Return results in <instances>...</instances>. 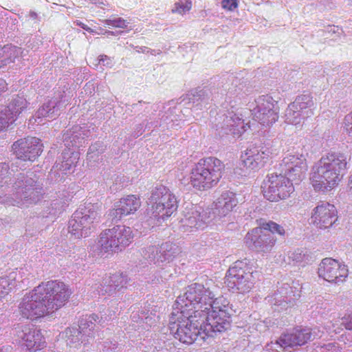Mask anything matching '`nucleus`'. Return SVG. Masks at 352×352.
I'll return each mask as SVG.
<instances>
[{
  "mask_svg": "<svg viewBox=\"0 0 352 352\" xmlns=\"http://www.w3.org/2000/svg\"><path fill=\"white\" fill-rule=\"evenodd\" d=\"M19 311L23 318L30 320L52 313L43 297L36 291V287L22 298L19 305Z\"/></svg>",
  "mask_w": 352,
  "mask_h": 352,
  "instance_id": "nucleus-13",
  "label": "nucleus"
},
{
  "mask_svg": "<svg viewBox=\"0 0 352 352\" xmlns=\"http://www.w3.org/2000/svg\"><path fill=\"white\" fill-rule=\"evenodd\" d=\"M287 257L289 264L301 267H304L313 261V257L310 252L299 248L289 252Z\"/></svg>",
  "mask_w": 352,
  "mask_h": 352,
  "instance_id": "nucleus-31",
  "label": "nucleus"
},
{
  "mask_svg": "<svg viewBox=\"0 0 352 352\" xmlns=\"http://www.w3.org/2000/svg\"><path fill=\"white\" fill-rule=\"evenodd\" d=\"M76 25L81 27L82 29H84L85 30H86L87 32H94V30L91 28H90L89 27H88L87 25H85V23H83L81 21H77Z\"/></svg>",
  "mask_w": 352,
  "mask_h": 352,
  "instance_id": "nucleus-62",
  "label": "nucleus"
},
{
  "mask_svg": "<svg viewBox=\"0 0 352 352\" xmlns=\"http://www.w3.org/2000/svg\"><path fill=\"white\" fill-rule=\"evenodd\" d=\"M208 96V89H200L195 90L194 93H192V98L189 99L192 100L193 103L196 102H205Z\"/></svg>",
  "mask_w": 352,
  "mask_h": 352,
  "instance_id": "nucleus-47",
  "label": "nucleus"
},
{
  "mask_svg": "<svg viewBox=\"0 0 352 352\" xmlns=\"http://www.w3.org/2000/svg\"><path fill=\"white\" fill-rule=\"evenodd\" d=\"M140 206V199L135 195H128L114 204L109 216L113 222H118L122 217L134 213Z\"/></svg>",
  "mask_w": 352,
  "mask_h": 352,
  "instance_id": "nucleus-22",
  "label": "nucleus"
},
{
  "mask_svg": "<svg viewBox=\"0 0 352 352\" xmlns=\"http://www.w3.org/2000/svg\"><path fill=\"white\" fill-rule=\"evenodd\" d=\"M303 155H287L283 162L285 166V173L293 180H302L307 170V166Z\"/></svg>",
  "mask_w": 352,
  "mask_h": 352,
  "instance_id": "nucleus-25",
  "label": "nucleus"
},
{
  "mask_svg": "<svg viewBox=\"0 0 352 352\" xmlns=\"http://www.w3.org/2000/svg\"><path fill=\"white\" fill-rule=\"evenodd\" d=\"M64 338L68 347L74 351H84L93 341V336L76 327H67L63 332Z\"/></svg>",
  "mask_w": 352,
  "mask_h": 352,
  "instance_id": "nucleus-23",
  "label": "nucleus"
},
{
  "mask_svg": "<svg viewBox=\"0 0 352 352\" xmlns=\"http://www.w3.org/2000/svg\"><path fill=\"white\" fill-rule=\"evenodd\" d=\"M338 220V212L334 205L321 201L313 210L311 221L320 229L331 228Z\"/></svg>",
  "mask_w": 352,
  "mask_h": 352,
  "instance_id": "nucleus-19",
  "label": "nucleus"
},
{
  "mask_svg": "<svg viewBox=\"0 0 352 352\" xmlns=\"http://www.w3.org/2000/svg\"><path fill=\"white\" fill-rule=\"evenodd\" d=\"M11 292V286L5 276L0 277V301Z\"/></svg>",
  "mask_w": 352,
  "mask_h": 352,
  "instance_id": "nucleus-48",
  "label": "nucleus"
},
{
  "mask_svg": "<svg viewBox=\"0 0 352 352\" xmlns=\"http://www.w3.org/2000/svg\"><path fill=\"white\" fill-rule=\"evenodd\" d=\"M191 8V1L189 0H179L175 3L174 8L172 9L173 12L184 14L190 10Z\"/></svg>",
  "mask_w": 352,
  "mask_h": 352,
  "instance_id": "nucleus-44",
  "label": "nucleus"
},
{
  "mask_svg": "<svg viewBox=\"0 0 352 352\" xmlns=\"http://www.w3.org/2000/svg\"><path fill=\"white\" fill-rule=\"evenodd\" d=\"M318 273L320 277L330 283L343 282L348 276L346 265L331 258H325L319 265Z\"/></svg>",
  "mask_w": 352,
  "mask_h": 352,
  "instance_id": "nucleus-17",
  "label": "nucleus"
},
{
  "mask_svg": "<svg viewBox=\"0 0 352 352\" xmlns=\"http://www.w3.org/2000/svg\"><path fill=\"white\" fill-rule=\"evenodd\" d=\"M223 166L221 161L213 156L199 160L191 170L190 184L199 190H206L212 188L221 177V170Z\"/></svg>",
  "mask_w": 352,
  "mask_h": 352,
  "instance_id": "nucleus-5",
  "label": "nucleus"
},
{
  "mask_svg": "<svg viewBox=\"0 0 352 352\" xmlns=\"http://www.w3.org/2000/svg\"><path fill=\"white\" fill-rule=\"evenodd\" d=\"M118 345L116 341L107 340L101 344V350L103 352H116Z\"/></svg>",
  "mask_w": 352,
  "mask_h": 352,
  "instance_id": "nucleus-50",
  "label": "nucleus"
},
{
  "mask_svg": "<svg viewBox=\"0 0 352 352\" xmlns=\"http://www.w3.org/2000/svg\"><path fill=\"white\" fill-rule=\"evenodd\" d=\"M323 331L319 328H295L283 333L276 341V344L283 351L291 352L298 346L322 337Z\"/></svg>",
  "mask_w": 352,
  "mask_h": 352,
  "instance_id": "nucleus-11",
  "label": "nucleus"
},
{
  "mask_svg": "<svg viewBox=\"0 0 352 352\" xmlns=\"http://www.w3.org/2000/svg\"><path fill=\"white\" fill-rule=\"evenodd\" d=\"M223 125L221 128L226 133H230L234 137H239L244 133L247 128H250L248 123L245 124L244 120L234 112H229L223 120Z\"/></svg>",
  "mask_w": 352,
  "mask_h": 352,
  "instance_id": "nucleus-27",
  "label": "nucleus"
},
{
  "mask_svg": "<svg viewBox=\"0 0 352 352\" xmlns=\"http://www.w3.org/2000/svg\"><path fill=\"white\" fill-rule=\"evenodd\" d=\"M16 336L22 345L29 351H37L45 344L41 331L34 326H22L16 331Z\"/></svg>",
  "mask_w": 352,
  "mask_h": 352,
  "instance_id": "nucleus-21",
  "label": "nucleus"
},
{
  "mask_svg": "<svg viewBox=\"0 0 352 352\" xmlns=\"http://www.w3.org/2000/svg\"><path fill=\"white\" fill-rule=\"evenodd\" d=\"M58 101L56 99H52L45 102L36 112V118H48L53 119L58 115Z\"/></svg>",
  "mask_w": 352,
  "mask_h": 352,
  "instance_id": "nucleus-33",
  "label": "nucleus"
},
{
  "mask_svg": "<svg viewBox=\"0 0 352 352\" xmlns=\"http://www.w3.org/2000/svg\"><path fill=\"white\" fill-rule=\"evenodd\" d=\"M7 85L6 80L0 78V94L7 89Z\"/></svg>",
  "mask_w": 352,
  "mask_h": 352,
  "instance_id": "nucleus-61",
  "label": "nucleus"
},
{
  "mask_svg": "<svg viewBox=\"0 0 352 352\" xmlns=\"http://www.w3.org/2000/svg\"><path fill=\"white\" fill-rule=\"evenodd\" d=\"M36 291L43 297L52 313L64 306L72 294L68 287L58 280L43 282L36 287Z\"/></svg>",
  "mask_w": 352,
  "mask_h": 352,
  "instance_id": "nucleus-10",
  "label": "nucleus"
},
{
  "mask_svg": "<svg viewBox=\"0 0 352 352\" xmlns=\"http://www.w3.org/2000/svg\"><path fill=\"white\" fill-rule=\"evenodd\" d=\"M104 25L118 28H127L129 22L120 17L111 16L110 19L104 20Z\"/></svg>",
  "mask_w": 352,
  "mask_h": 352,
  "instance_id": "nucleus-42",
  "label": "nucleus"
},
{
  "mask_svg": "<svg viewBox=\"0 0 352 352\" xmlns=\"http://www.w3.org/2000/svg\"><path fill=\"white\" fill-rule=\"evenodd\" d=\"M44 146L41 140L35 137H28L14 142L13 154H41Z\"/></svg>",
  "mask_w": 352,
  "mask_h": 352,
  "instance_id": "nucleus-26",
  "label": "nucleus"
},
{
  "mask_svg": "<svg viewBox=\"0 0 352 352\" xmlns=\"http://www.w3.org/2000/svg\"><path fill=\"white\" fill-rule=\"evenodd\" d=\"M342 324L349 330H352V314L342 318Z\"/></svg>",
  "mask_w": 352,
  "mask_h": 352,
  "instance_id": "nucleus-55",
  "label": "nucleus"
},
{
  "mask_svg": "<svg viewBox=\"0 0 352 352\" xmlns=\"http://www.w3.org/2000/svg\"><path fill=\"white\" fill-rule=\"evenodd\" d=\"M151 206L152 214L157 218L165 219L171 216L177 209V201L174 194L164 186H156L148 198Z\"/></svg>",
  "mask_w": 352,
  "mask_h": 352,
  "instance_id": "nucleus-8",
  "label": "nucleus"
},
{
  "mask_svg": "<svg viewBox=\"0 0 352 352\" xmlns=\"http://www.w3.org/2000/svg\"><path fill=\"white\" fill-rule=\"evenodd\" d=\"M204 318L201 321L204 326V332L208 337H214L217 333L226 331L231 326V315L219 314L212 311H201L199 313Z\"/></svg>",
  "mask_w": 352,
  "mask_h": 352,
  "instance_id": "nucleus-15",
  "label": "nucleus"
},
{
  "mask_svg": "<svg viewBox=\"0 0 352 352\" xmlns=\"http://www.w3.org/2000/svg\"><path fill=\"white\" fill-rule=\"evenodd\" d=\"M35 157L36 155H16L15 157V164H19V163H21L22 161H27V160H31V161H34L35 160Z\"/></svg>",
  "mask_w": 352,
  "mask_h": 352,
  "instance_id": "nucleus-56",
  "label": "nucleus"
},
{
  "mask_svg": "<svg viewBox=\"0 0 352 352\" xmlns=\"http://www.w3.org/2000/svg\"><path fill=\"white\" fill-rule=\"evenodd\" d=\"M247 259L237 261L226 273L224 283L232 292H249L254 283L253 271Z\"/></svg>",
  "mask_w": 352,
  "mask_h": 352,
  "instance_id": "nucleus-7",
  "label": "nucleus"
},
{
  "mask_svg": "<svg viewBox=\"0 0 352 352\" xmlns=\"http://www.w3.org/2000/svg\"><path fill=\"white\" fill-rule=\"evenodd\" d=\"M256 107L253 109V119L262 125L269 126L278 118L277 102L272 96H259L256 100Z\"/></svg>",
  "mask_w": 352,
  "mask_h": 352,
  "instance_id": "nucleus-14",
  "label": "nucleus"
},
{
  "mask_svg": "<svg viewBox=\"0 0 352 352\" xmlns=\"http://www.w3.org/2000/svg\"><path fill=\"white\" fill-rule=\"evenodd\" d=\"M282 296H279L278 294H275L274 297V305L280 307L281 309H287L288 306V304L294 305L293 300L294 299H288L287 296H284L283 298H282Z\"/></svg>",
  "mask_w": 352,
  "mask_h": 352,
  "instance_id": "nucleus-46",
  "label": "nucleus"
},
{
  "mask_svg": "<svg viewBox=\"0 0 352 352\" xmlns=\"http://www.w3.org/2000/svg\"><path fill=\"white\" fill-rule=\"evenodd\" d=\"M221 6L224 9L233 10L238 6L237 0H222Z\"/></svg>",
  "mask_w": 352,
  "mask_h": 352,
  "instance_id": "nucleus-54",
  "label": "nucleus"
},
{
  "mask_svg": "<svg viewBox=\"0 0 352 352\" xmlns=\"http://www.w3.org/2000/svg\"><path fill=\"white\" fill-rule=\"evenodd\" d=\"M73 164L74 161L70 157L63 155L58 160H56L53 168L55 170L60 171L63 174H67L72 170Z\"/></svg>",
  "mask_w": 352,
  "mask_h": 352,
  "instance_id": "nucleus-39",
  "label": "nucleus"
},
{
  "mask_svg": "<svg viewBox=\"0 0 352 352\" xmlns=\"http://www.w3.org/2000/svg\"><path fill=\"white\" fill-rule=\"evenodd\" d=\"M26 100L23 96H16L3 109H5L7 113L13 116L16 120L17 116L24 109L26 108Z\"/></svg>",
  "mask_w": 352,
  "mask_h": 352,
  "instance_id": "nucleus-36",
  "label": "nucleus"
},
{
  "mask_svg": "<svg viewBox=\"0 0 352 352\" xmlns=\"http://www.w3.org/2000/svg\"><path fill=\"white\" fill-rule=\"evenodd\" d=\"M328 32L329 33L332 32L333 34H338L339 35L342 32V30L338 26H330L328 28Z\"/></svg>",
  "mask_w": 352,
  "mask_h": 352,
  "instance_id": "nucleus-60",
  "label": "nucleus"
},
{
  "mask_svg": "<svg viewBox=\"0 0 352 352\" xmlns=\"http://www.w3.org/2000/svg\"><path fill=\"white\" fill-rule=\"evenodd\" d=\"M342 348L338 344L329 342L320 346H318V352H341Z\"/></svg>",
  "mask_w": 352,
  "mask_h": 352,
  "instance_id": "nucleus-49",
  "label": "nucleus"
},
{
  "mask_svg": "<svg viewBox=\"0 0 352 352\" xmlns=\"http://www.w3.org/2000/svg\"><path fill=\"white\" fill-rule=\"evenodd\" d=\"M293 179L282 175L270 174L263 181V196L270 201L287 199L294 191Z\"/></svg>",
  "mask_w": 352,
  "mask_h": 352,
  "instance_id": "nucleus-12",
  "label": "nucleus"
},
{
  "mask_svg": "<svg viewBox=\"0 0 352 352\" xmlns=\"http://www.w3.org/2000/svg\"><path fill=\"white\" fill-rule=\"evenodd\" d=\"M101 206L97 204H85L76 210L69 221V232L77 239L87 236L99 223Z\"/></svg>",
  "mask_w": 352,
  "mask_h": 352,
  "instance_id": "nucleus-6",
  "label": "nucleus"
},
{
  "mask_svg": "<svg viewBox=\"0 0 352 352\" xmlns=\"http://www.w3.org/2000/svg\"><path fill=\"white\" fill-rule=\"evenodd\" d=\"M237 203L238 201L234 192H223L214 202L215 211L214 212L219 217H224L232 210Z\"/></svg>",
  "mask_w": 352,
  "mask_h": 352,
  "instance_id": "nucleus-29",
  "label": "nucleus"
},
{
  "mask_svg": "<svg viewBox=\"0 0 352 352\" xmlns=\"http://www.w3.org/2000/svg\"><path fill=\"white\" fill-rule=\"evenodd\" d=\"M347 155H326L313 167L310 177L314 190L329 192L336 188L349 168Z\"/></svg>",
  "mask_w": 352,
  "mask_h": 352,
  "instance_id": "nucleus-2",
  "label": "nucleus"
},
{
  "mask_svg": "<svg viewBox=\"0 0 352 352\" xmlns=\"http://www.w3.org/2000/svg\"><path fill=\"white\" fill-rule=\"evenodd\" d=\"M348 186H349V192L350 193V195H352V175L349 177Z\"/></svg>",
  "mask_w": 352,
  "mask_h": 352,
  "instance_id": "nucleus-64",
  "label": "nucleus"
},
{
  "mask_svg": "<svg viewBox=\"0 0 352 352\" xmlns=\"http://www.w3.org/2000/svg\"><path fill=\"white\" fill-rule=\"evenodd\" d=\"M228 81L231 82V86L229 84H226L223 87L225 90H228V91L231 94H234L237 93L238 91H241L242 89L241 87H239L240 79H239L238 78L230 76L228 78Z\"/></svg>",
  "mask_w": 352,
  "mask_h": 352,
  "instance_id": "nucleus-45",
  "label": "nucleus"
},
{
  "mask_svg": "<svg viewBox=\"0 0 352 352\" xmlns=\"http://www.w3.org/2000/svg\"><path fill=\"white\" fill-rule=\"evenodd\" d=\"M11 290L13 288H23L30 283L31 279L33 278L32 273L28 267H22L15 269L5 276Z\"/></svg>",
  "mask_w": 352,
  "mask_h": 352,
  "instance_id": "nucleus-30",
  "label": "nucleus"
},
{
  "mask_svg": "<svg viewBox=\"0 0 352 352\" xmlns=\"http://www.w3.org/2000/svg\"><path fill=\"white\" fill-rule=\"evenodd\" d=\"M106 283H111L113 292L118 291L126 286L128 283L127 276L123 274L116 273L112 275L107 276Z\"/></svg>",
  "mask_w": 352,
  "mask_h": 352,
  "instance_id": "nucleus-38",
  "label": "nucleus"
},
{
  "mask_svg": "<svg viewBox=\"0 0 352 352\" xmlns=\"http://www.w3.org/2000/svg\"><path fill=\"white\" fill-rule=\"evenodd\" d=\"M98 64H101L109 68H111L113 65V60L111 57L107 55H100L98 57Z\"/></svg>",
  "mask_w": 352,
  "mask_h": 352,
  "instance_id": "nucleus-53",
  "label": "nucleus"
},
{
  "mask_svg": "<svg viewBox=\"0 0 352 352\" xmlns=\"http://www.w3.org/2000/svg\"><path fill=\"white\" fill-rule=\"evenodd\" d=\"M144 132L143 125L140 124L135 126L133 132L132 133V136L134 138H137L140 136Z\"/></svg>",
  "mask_w": 352,
  "mask_h": 352,
  "instance_id": "nucleus-58",
  "label": "nucleus"
},
{
  "mask_svg": "<svg viewBox=\"0 0 352 352\" xmlns=\"http://www.w3.org/2000/svg\"><path fill=\"white\" fill-rule=\"evenodd\" d=\"M261 227L265 231L272 233L273 236L274 234H278V235L283 236H284L285 234V230L284 228L272 221L263 223Z\"/></svg>",
  "mask_w": 352,
  "mask_h": 352,
  "instance_id": "nucleus-40",
  "label": "nucleus"
},
{
  "mask_svg": "<svg viewBox=\"0 0 352 352\" xmlns=\"http://www.w3.org/2000/svg\"><path fill=\"white\" fill-rule=\"evenodd\" d=\"M98 320V316L96 314H91L89 316H85L79 320V324L77 327L84 333L89 335H91L93 338H94V328L95 322Z\"/></svg>",
  "mask_w": 352,
  "mask_h": 352,
  "instance_id": "nucleus-37",
  "label": "nucleus"
},
{
  "mask_svg": "<svg viewBox=\"0 0 352 352\" xmlns=\"http://www.w3.org/2000/svg\"><path fill=\"white\" fill-rule=\"evenodd\" d=\"M177 253L175 245L166 242L160 246L151 245L143 251V256L149 263L157 266L169 263Z\"/></svg>",
  "mask_w": 352,
  "mask_h": 352,
  "instance_id": "nucleus-18",
  "label": "nucleus"
},
{
  "mask_svg": "<svg viewBox=\"0 0 352 352\" xmlns=\"http://www.w3.org/2000/svg\"><path fill=\"white\" fill-rule=\"evenodd\" d=\"M16 119L5 109L0 111V132L6 129Z\"/></svg>",
  "mask_w": 352,
  "mask_h": 352,
  "instance_id": "nucleus-41",
  "label": "nucleus"
},
{
  "mask_svg": "<svg viewBox=\"0 0 352 352\" xmlns=\"http://www.w3.org/2000/svg\"><path fill=\"white\" fill-rule=\"evenodd\" d=\"M42 195V188L37 182L25 175L19 173L12 185V196H6L4 204L19 208H27L38 201Z\"/></svg>",
  "mask_w": 352,
  "mask_h": 352,
  "instance_id": "nucleus-4",
  "label": "nucleus"
},
{
  "mask_svg": "<svg viewBox=\"0 0 352 352\" xmlns=\"http://www.w3.org/2000/svg\"><path fill=\"white\" fill-rule=\"evenodd\" d=\"M293 103L303 115H305V112L309 113V117L314 114L311 107L314 103L310 94H302L297 96Z\"/></svg>",
  "mask_w": 352,
  "mask_h": 352,
  "instance_id": "nucleus-34",
  "label": "nucleus"
},
{
  "mask_svg": "<svg viewBox=\"0 0 352 352\" xmlns=\"http://www.w3.org/2000/svg\"><path fill=\"white\" fill-rule=\"evenodd\" d=\"M344 129L352 137V111L344 118Z\"/></svg>",
  "mask_w": 352,
  "mask_h": 352,
  "instance_id": "nucleus-52",
  "label": "nucleus"
},
{
  "mask_svg": "<svg viewBox=\"0 0 352 352\" xmlns=\"http://www.w3.org/2000/svg\"><path fill=\"white\" fill-rule=\"evenodd\" d=\"M104 146L103 143L101 142H96L94 144L89 146V151L87 154H94L98 153V154H102L104 152Z\"/></svg>",
  "mask_w": 352,
  "mask_h": 352,
  "instance_id": "nucleus-51",
  "label": "nucleus"
},
{
  "mask_svg": "<svg viewBox=\"0 0 352 352\" xmlns=\"http://www.w3.org/2000/svg\"><path fill=\"white\" fill-rule=\"evenodd\" d=\"M132 239L131 228L119 225L102 232L97 245L101 252H118L129 245Z\"/></svg>",
  "mask_w": 352,
  "mask_h": 352,
  "instance_id": "nucleus-9",
  "label": "nucleus"
},
{
  "mask_svg": "<svg viewBox=\"0 0 352 352\" xmlns=\"http://www.w3.org/2000/svg\"><path fill=\"white\" fill-rule=\"evenodd\" d=\"M108 314L105 313L102 317L99 322L109 321L113 319L116 316V311L114 310H107Z\"/></svg>",
  "mask_w": 352,
  "mask_h": 352,
  "instance_id": "nucleus-57",
  "label": "nucleus"
},
{
  "mask_svg": "<svg viewBox=\"0 0 352 352\" xmlns=\"http://www.w3.org/2000/svg\"><path fill=\"white\" fill-rule=\"evenodd\" d=\"M29 17L35 21L36 22H38L40 21V17L38 16V14L36 13L34 11H30V13H29Z\"/></svg>",
  "mask_w": 352,
  "mask_h": 352,
  "instance_id": "nucleus-63",
  "label": "nucleus"
},
{
  "mask_svg": "<svg viewBox=\"0 0 352 352\" xmlns=\"http://www.w3.org/2000/svg\"><path fill=\"white\" fill-rule=\"evenodd\" d=\"M142 320H144V322L148 324V326H152L155 322V320H153L151 317L149 316H142L141 318Z\"/></svg>",
  "mask_w": 352,
  "mask_h": 352,
  "instance_id": "nucleus-59",
  "label": "nucleus"
},
{
  "mask_svg": "<svg viewBox=\"0 0 352 352\" xmlns=\"http://www.w3.org/2000/svg\"><path fill=\"white\" fill-rule=\"evenodd\" d=\"M276 242L275 236L261 227L252 229L245 237L246 245L257 252H270Z\"/></svg>",
  "mask_w": 352,
  "mask_h": 352,
  "instance_id": "nucleus-16",
  "label": "nucleus"
},
{
  "mask_svg": "<svg viewBox=\"0 0 352 352\" xmlns=\"http://www.w3.org/2000/svg\"><path fill=\"white\" fill-rule=\"evenodd\" d=\"M207 212L199 211L197 207H192L185 212L181 220V226L184 232H192L202 229L208 221Z\"/></svg>",
  "mask_w": 352,
  "mask_h": 352,
  "instance_id": "nucleus-24",
  "label": "nucleus"
},
{
  "mask_svg": "<svg viewBox=\"0 0 352 352\" xmlns=\"http://www.w3.org/2000/svg\"><path fill=\"white\" fill-rule=\"evenodd\" d=\"M305 113V115H303L302 113L297 109V107L294 103L292 102L285 110V121L289 124L297 125L300 123L302 120L309 117V113L307 112Z\"/></svg>",
  "mask_w": 352,
  "mask_h": 352,
  "instance_id": "nucleus-35",
  "label": "nucleus"
},
{
  "mask_svg": "<svg viewBox=\"0 0 352 352\" xmlns=\"http://www.w3.org/2000/svg\"><path fill=\"white\" fill-rule=\"evenodd\" d=\"M90 131L87 126H75L63 135V144L65 149L61 154H80L79 148L89 138Z\"/></svg>",
  "mask_w": 352,
  "mask_h": 352,
  "instance_id": "nucleus-20",
  "label": "nucleus"
},
{
  "mask_svg": "<svg viewBox=\"0 0 352 352\" xmlns=\"http://www.w3.org/2000/svg\"><path fill=\"white\" fill-rule=\"evenodd\" d=\"M194 307L192 302L186 299L184 293L177 297L169 318L170 333L186 344H192L199 338L205 340L208 337L201 321L204 316L199 315L200 311Z\"/></svg>",
  "mask_w": 352,
  "mask_h": 352,
  "instance_id": "nucleus-1",
  "label": "nucleus"
},
{
  "mask_svg": "<svg viewBox=\"0 0 352 352\" xmlns=\"http://www.w3.org/2000/svg\"><path fill=\"white\" fill-rule=\"evenodd\" d=\"M219 287L212 282L206 285L193 283L186 289V299L192 302L199 311H212L219 314L232 315V307L228 299L223 296L216 297Z\"/></svg>",
  "mask_w": 352,
  "mask_h": 352,
  "instance_id": "nucleus-3",
  "label": "nucleus"
},
{
  "mask_svg": "<svg viewBox=\"0 0 352 352\" xmlns=\"http://www.w3.org/2000/svg\"><path fill=\"white\" fill-rule=\"evenodd\" d=\"M268 160V155H241L238 167L243 171L242 175L246 176L263 167Z\"/></svg>",
  "mask_w": 352,
  "mask_h": 352,
  "instance_id": "nucleus-28",
  "label": "nucleus"
},
{
  "mask_svg": "<svg viewBox=\"0 0 352 352\" xmlns=\"http://www.w3.org/2000/svg\"><path fill=\"white\" fill-rule=\"evenodd\" d=\"M21 54V49L12 45H6L0 47V62L1 67L13 63L15 58Z\"/></svg>",
  "mask_w": 352,
  "mask_h": 352,
  "instance_id": "nucleus-32",
  "label": "nucleus"
},
{
  "mask_svg": "<svg viewBox=\"0 0 352 352\" xmlns=\"http://www.w3.org/2000/svg\"><path fill=\"white\" fill-rule=\"evenodd\" d=\"M107 280V276L104 277L102 280L101 283H99L98 284H96V289L98 291L99 294L104 295V294H109L111 295L113 294V290L112 287L111 283H106Z\"/></svg>",
  "mask_w": 352,
  "mask_h": 352,
  "instance_id": "nucleus-43",
  "label": "nucleus"
}]
</instances>
